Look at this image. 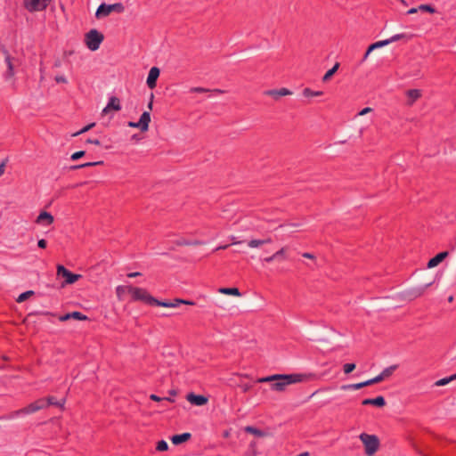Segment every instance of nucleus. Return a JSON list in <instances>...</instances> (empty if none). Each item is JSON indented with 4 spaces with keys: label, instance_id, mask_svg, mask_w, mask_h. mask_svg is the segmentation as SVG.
<instances>
[{
    "label": "nucleus",
    "instance_id": "obj_1",
    "mask_svg": "<svg viewBox=\"0 0 456 456\" xmlns=\"http://www.w3.org/2000/svg\"><path fill=\"white\" fill-rule=\"evenodd\" d=\"M276 378L277 379L271 384V388L274 391L282 392L287 386L305 380L306 374H276Z\"/></svg>",
    "mask_w": 456,
    "mask_h": 456
},
{
    "label": "nucleus",
    "instance_id": "obj_2",
    "mask_svg": "<svg viewBox=\"0 0 456 456\" xmlns=\"http://www.w3.org/2000/svg\"><path fill=\"white\" fill-rule=\"evenodd\" d=\"M128 293L133 301H142L149 305H159V299L150 295L145 289L128 286Z\"/></svg>",
    "mask_w": 456,
    "mask_h": 456
},
{
    "label": "nucleus",
    "instance_id": "obj_3",
    "mask_svg": "<svg viewBox=\"0 0 456 456\" xmlns=\"http://www.w3.org/2000/svg\"><path fill=\"white\" fill-rule=\"evenodd\" d=\"M112 12L122 13L125 12V6L122 3H115L111 4H108L106 3H102L96 12L95 18L100 20L109 16Z\"/></svg>",
    "mask_w": 456,
    "mask_h": 456
},
{
    "label": "nucleus",
    "instance_id": "obj_4",
    "mask_svg": "<svg viewBox=\"0 0 456 456\" xmlns=\"http://www.w3.org/2000/svg\"><path fill=\"white\" fill-rule=\"evenodd\" d=\"M362 442L365 449V453L368 456H372L379 448V440L375 435H369L362 433L359 436Z\"/></svg>",
    "mask_w": 456,
    "mask_h": 456
},
{
    "label": "nucleus",
    "instance_id": "obj_5",
    "mask_svg": "<svg viewBox=\"0 0 456 456\" xmlns=\"http://www.w3.org/2000/svg\"><path fill=\"white\" fill-rule=\"evenodd\" d=\"M103 40H104L103 34L95 28L89 30L85 35L86 45L91 51L98 50Z\"/></svg>",
    "mask_w": 456,
    "mask_h": 456
},
{
    "label": "nucleus",
    "instance_id": "obj_6",
    "mask_svg": "<svg viewBox=\"0 0 456 456\" xmlns=\"http://www.w3.org/2000/svg\"><path fill=\"white\" fill-rule=\"evenodd\" d=\"M57 275L64 279L65 284H74L82 277L80 274L71 273L62 265H57Z\"/></svg>",
    "mask_w": 456,
    "mask_h": 456
},
{
    "label": "nucleus",
    "instance_id": "obj_7",
    "mask_svg": "<svg viewBox=\"0 0 456 456\" xmlns=\"http://www.w3.org/2000/svg\"><path fill=\"white\" fill-rule=\"evenodd\" d=\"M46 407V402H45V398H40L31 403H29L28 406L19 410V411H16L14 412V415L15 416H18L20 414H30V413H34L41 409H44Z\"/></svg>",
    "mask_w": 456,
    "mask_h": 456
},
{
    "label": "nucleus",
    "instance_id": "obj_8",
    "mask_svg": "<svg viewBox=\"0 0 456 456\" xmlns=\"http://www.w3.org/2000/svg\"><path fill=\"white\" fill-rule=\"evenodd\" d=\"M25 8L30 12L45 10L52 0H23Z\"/></svg>",
    "mask_w": 456,
    "mask_h": 456
},
{
    "label": "nucleus",
    "instance_id": "obj_9",
    "mask_svg": "<svg viewBox=\"0 0 456 456\" xmlns=\"http://www.w3.org/2000/svg\"><path fill=\"white\" fill-rule=\"evenodd\" d=\"M431 284H432V282H428V283L425 284L422 287L413 288V289H408V290L403 292V297H404V298H406L408 300H413V299L420 297L425 292V290L429 286H431Z\"/></svg>",
    "mask_w": 456,
    "mask_h": 456
},
{
    "label": "nucleus",
    "instance_id": "obj_10",
    "mask_svg": "<svg viewBox=\"0 0 456 456\" xmlns=\"http://www.w3.org/2000/svg\"><path fill=\"white\" fill-rule=\"evenodd\" d=\"M186 399L189 403H191V404L196 405V406H203L208 402V399L207 396L202 395H196L192 392L189 393L186 395Z\"/></svg>",
    "mask_w": 456,
    "mask_h": 456
},
{
    "label": "nucleus",
    "instance_id": "obj_11",
    "mask_svg": "<svg viewBox=\"0 0 456 456\" xmlns=\"http://www.w3.org/2000/svg\"><path fill=\"white\" fill-rule=\"evenodd\" d=\"M159 73H160V70L157 67H152L150 69L148 77H147V80H146L147 86L150 89H154L156 87L157 80H158V77H159Z\"/></svg>",
    "mask_w": 456,
    "mask_h": 456
},
{
    "label": "nucleus",
    "instance_id": "obj_12",
    "mask_svg": "<svg viewBox=\"0 0 456 456\" xmlns=\"http://www.w3.org/2000/svg\"><path fill=\"white\" fill-rule=\"evenodd\" d=\"M264 94L273 97L274 100H279L282 96L291 95L292 92L287 88L271 89L264 92Z\"/></svg>",
    "mask_w": 456,
    "mask_h": 456
},
{
    "label": "nucleus",
    "instance_id": "obj_13",
    "mask_svg": "<svg viewBox=\"0 0 456 456\" xmlns=\"http://www.w3.org/2000/svg\"><path fill=\"white\" fill-rule=\"evenodd\" d=\"M54 218L53 215L47 211H41L37 216L36 223L42 225H50L53 223Z\"/></svg>",
    "mask_w": 456,
    "mask_h": 456
},
{
    "label": "nucleus",
    "instance_id": "obj_14",
    "mask_svg": "<svg viewBox=\"0 0 456 456\" xmlns=\"http://www.w3.org/2000/svg\"><path fill=\"white\" fill-rule=\"evenodd\" d=\"M120 110H121V105H120L119 99L116 96H111L109 99V102H108L107 106L102 110V114H107L110 110L118 111Z\"/></svg>",
    "mask_w": 456,
    "mask_h": 456
},
{
    "label": "nucleus",
    "instance_id": "obj_15",
    "mask_svg": "<svg viewBox=\"0 0 456 456\" xmlns=\"http://www.w3.org/2000/svg\"><path fill=\"white\" fill-rule=\"evenodd\" d=\"M151 122V114L149 111H144L141 115L138 120V126L142 132H147L149 130V124Z\"/></svg>",
    "mask_w": 456,
    "mask_h": 456
},
{
    "label": "nucleus",
    "instance_id": "obj_16",
    "mask_svg": "<svg viewBox=\"0 0 456 456\" xmlns=\"http://www.w3.org/2000/svg\"><path fill=\"white\" fill-rule=\"evenodd\" d=\"M406 96L408 98L406 104L412 106L414 102L421 97V91L419 89H410L406 91Z\"/></svg>",
    "mask_w": 456,
    "mask_h": 456
},
{
    "label": "nucleus",
    "instance_id": "obj_17",
    "mask_svg": "<svg viewBox=\"0 0 456 456\" xmlns=\"http://www.w3.org/2000/svg\"><path fill=\"white\" fill-rule=\"evenodd\" d=\"M362 405H374L377 407H383L386 405V400L383 396H378L376 398H367L362 402Z\"/></svg>",
    "mask_w": 456,
    "mask_h": 456
},
{
    "label": "nucleus",
    "instance_id": "obj_18",
    "mask_svg": "<svg viewBox=\"0 0 456 456\" xmlns=\"http://www.w3.org/2000/svg\"><path fill=\"white\" fill-rule=\"evenodd\" d=\"M191 437V433H188V432H185L183 434H177V435H174L171 437V442L175 445H179V444L190 440Z\"/></svg>",
    "mask_w": 456,
    "mask_h": 456
},
{
    "label": "nucleus",
    "instance_id": "obj_19",
    "mask_svg": "<svg viewBox=\"0 0 456 456\" xmlns=\"http://www.w3.org/2000/svg\"><path fill=\"white\" fill-rule=\"evenodd\" d=\"M448 256V252L447 251H443V252H440L438 253L436 256H435L434 257H432L428 263V268H434L436 267V265H438L446 256Z\"/></svg>",
    "mask_w": 456,
    "mask_h": 456
},
{
    "label": "nucleus",
    "instance_id": "obj_20",
    "mask_svg": "<svg viewBox=\"0 0 456 456\" xmlns=\"http://www.w3.org/2000/svg\"><path fill=\"white\" fill-rule=\"evenodd\" d=\"M4 53L5 55V62L7 64L6 77H11L14 75V66L12 63L13 59L11 57L7 50H4Z\"/></svg>",
    "mask_w": 456,
    "mask_h": 456
},
{
    "label": "nucleus",
    "instance_id": "obj_21",
    "mask_svg": "<svg viewBox=\"0 0 456 456\" xmlns=\"http://www.w3.org/2000/svg\"><path fill=\"white\" fill-rule=\"evenodd\" d=\"M386 45H387V41H386V39L385 40H381V41H378V42H375V43L371 44L368 47V49H367L363 58H362V61H365L368 58L369 54L372 51H374L375 49H378V48H380V47H383V46H386Z\"/></svg>",
    "mask_w": 456,
    "mask_h": 456
},
{
    "label": "nucleus",
    "instance_id": "obj_22",
    "mask_svg": "<svg viewBox=\"0 0 456 456\" xmlns=\"http://www.w3.org/2000/svg\"><path fill=\"white\" fill-rule=\"evenodd\" d=\"M45 399V402H46V407L47 406H50V405H53V406H57V407H60L61 409H63L64 407V403H65V398H62L61 400H57L56 397L54 396H47Z\"/></svg>",
    "mask_w": 456,
    "mask_h": 456
},
{
    "label": "nucleus",
    "instance_id": "obj_23",
    "mask_svg": "<svg viewBox=\"0 0 456 456\" xmlns=\"http://www.w3.org/2000/svg\"><path fill=\"white\" fill-rule=\"evenodd\" d=\"M183 303V299L175 298L173 302L168 300H159V305L162 307H177Z\"/></svg>",
    "mask_w": 456,
    "mask_h": 456
},
{
    "label": "nucleus",
    "instance_id": "obj_24",
    "mask_svg": "<svg viewBox=\"0 0 456 456\" xmlns=\"http://www.w3.org/2000/svg\"><path fill=\"white\" fill-rule=\"evenodd\" d=\"M102 164H103L102 160H101V161H94V162H86V163H84V164H78V165L70 166L69 167V170H77V169H81V168L89 167H95V166H99V165H102Z\"/></svg>",
    "mask_w": 456,
    "mask_h": 456
},
{
    "label": "nucleus",
    "instance_id": "obj_25",
    "mask_svg": "<svg viewBox=\"0 0 456 456\" xmlns=\"http://www.w3.org/2000/svg\"><path fill=\"white\" fill-rule=\"evenodd\" d=\"M246 433L252 434L258 437H264L266 436V433L259 428H256L253 426H247L244 428Z\"/></svg>",
    "mask_w": 456,
    "mask_h": 456
},
{
    "label": "nucleus",
    "instance_id": "obj_26",
    "mask_svg": "<svg viewBox=\"0 0 456 456\" xmlns=\"http://www.w3.org/2000/svg\"><path fill=\"white\" fill-rule=\"evenodd\" d=\"M218 291L229 296L240 297L241 295L238 288H220Z\"/></svg>",
    "mask_w": 456,
    "mask_h": 456
},
{
    "label": "nucleus",
    "instance_id": "obj_27",
    "mask_svg": "<svg viewBox=\"0 0 456 456\" xmlns=\"http://www.w3.org/2000/svg\"><path fill=\"white\" fill-rule=\"evenodd\" d=\"M272 242V239L271 238H268V239H265V240H250L248 242V246L250 247V248H257V247H260L265 243H271Z\"/></svg>",
    "mask_w": 456,
    "mask_h": 456
},
{
    "label": "nucleus",
    "instance_id": "obj_28",
    "mask_svg": "<svg viewBox=\"0 0 456 456\" xmlns=\"http://www.w3.org/2000/svg\"><path fill=\"white\" fill-rule=\"evenodd\" d=\"M202 242L200 240H188L185 239H180L175 241V245L177 246H196V245H201Z\"/></svg>",
    "mask_w": 456,
    "mask_h": 456
},
{
    "label": "nucleus",
    "instance_id": "obj_29",
    "mask_svg": "<svg viewBox=\"0 0 456 456\" xmlns=\"http://www.w3.org/2000/svg\"><path fill=\"white\" fill-rule=\"evenodd\" d=\"M397 368L398 365L396 364L385 368L380 373V376L383 377V380L390 377Z\"/></svg>",
    "mask_w": 456,
    "mask_h": 456
},
{
    "label": "nucleus",
    "instance_id": "obj_30",
    "mask_svg": "<svg viewBox=\"0 0 456 456\" xmlns=\"http://www.w3.org/2000/svg\"><path fill=\"white\" fill-rule=\"evenodd\" d=\"M339 64L337 62L330 69H329L322 77L323 82H327L330 79V77L335 74L338 70Z\"/></svg>",
    "mask_w": 456,
    "mask_h": 456
},
{
    "label": "nucleus",
    "instance_id": "obj_31",
    "mask_svg": "<svg viewBox=\"0 0 456 456\" xmlns=\"http://www.w3.org/2000/svg\"><path fill=\"white\" fill-rule=\"evenodd\" d=\"M364 387H365V385L363 384V382H360V383H356V384L343 385L341 387V389L344 391L357 390V389H361Z\"/></svg>",
    "mask_w": 456,
    "mask_h": 456
},
{
    "label": "nucleus",
    "instance_id": "obj_32",
    "mask_svg": "<svg viewBox=\"0 0 456 456\" xmlns=\"http://www.w3.org/2000/svg\"><path fill=\"white\" fill-rule=\"evenodd\" d=\"M455 379H456V373L448 378H444V379H441L436 381L435 386H436V387L445 386V385L449 384L451 381L454 380Z\"/></svg>",
    "mask_w": 456,
    "mask_h": 456
},
{
    "label": "nucleus",
    "instance_id": "obj_33",
    "mask_svg": "<svg viewBox=\"0 0 456 456\" xmlns=\"http://www.w3.org/2000/svg\"><path fill=\"white\" fill-rule=\"evenodd\" d=\"M410 37L407 34L402 33V34H396L391 37L390 38L386 39L387 41V45L401 40V39H409Z\"/></svg>",
    "mask_w": 456,
    "mask_h": 456
},
{
    "label": "nucleus",
    "instance_id": "obj_34",
    "mask_svg": "<svg viewBox=\"0 0 456 456\" xmlns=\"http://www.w3.org/2000/svg\"><path fill=\"white\" fill-rule=\"evenodd\" d=\"M71 319L77 320V321H86L88 320V317L78 311H74L70 313Z\"/></svg>",
    "mask_w": 456,
    "mask_h": 456
},
{
    "label": "nucleus",
    "instance_id": "obj_35",
    "mask_svg": "<svg viewBox=\"0 0 456 456\" xmlns=\"http://www.w3.org/2000/svg\"><path fill=\"white\" fill-rule=\"evenodd\" d=\"M276 379H277L276 374H273V375L259 378V379H257L256 382L257 383H271L272 384Z\"/></svg>",
    "mask_w": 456,
    "mask_h": 456
},
{
    "label": "nucleus",
    "instance_id": "obj_36",
    "mask_svg": "<svg viewBox=\"0 0 456 456\" xmlns=\"http://www.w3.org/2000/svg\"><path fill=\"white\" fill-rule=\"evenodd\" d=\"M32 295H34V291L33 290H27V291L20 294V296L18 297L16 301L18 303L24 302L25 300H27Z\"/></svg>",
    "mask_w": 456,
    "mask_h": 456
},
{
    "label": "nucleus",
    "instance_id": "obj_37",
    "mask_svg": "<svg viewBox=\"0 0 456 456\" xmlns=\"http://www.w3.org/2000/svg\"><path fill=\"white\" fill-rule=\"evenodd\" d=\"M381 381H383V377L380 376V374H379L378 376H376L373 379H368L366 381H363V384L365 385V387H367V386H370V385H373V384L379 383Z\"/></svg>",
    "mask_w": 456,
    "mask_h": 456
},
{
    "label": "nucleus",
    "instance_id": "obj_38",
    "mask_svg": "<svg viewBox=\"0 0 456 456\" xmlns=\"http://www.w3.org/2000/svg\"><path fill=\"white\" fill-rule=\"evenodd\" d=\"M126 292H128V286H122V285H119L116 288V294H117V297L121 299L122 298V296L126 293Z\"/></svg>",
    "mask_w": 456,
    "mask_h": 456
},
{
    "label": "nucleus",
    "instance_id": "obj_39",
    "mask_svg": "<svg viewBox=\"0 0 456 456\" xmlns=\"http://www.w3.org/2000/svg\"><path fill=\"white\" fill-rule=\"evenodd\" d=\"M168 449V444L165 440H160L157 443L156 450L159 452H165Z\"/></svg>",
    "mask_w": 456,
    "mask_h": 456
},
{
    "label": "nucleus",
    "instance_id": "obj_40",
    "mask_svg": "<svg viewBox=\"0 0 456 456\" xmlns=\"http://www.w3.org/2000/svg\"><path fill=\"white\" fill-rule=\"evenodd\" d=\"M95 126V123H90L88 125H86V126H84L82 129H80L79 131L74 133L72 134V136H77V135H79L81 134H84L87 131H89L90 129H92L94 126Z\"/></svg>",
    "mask_w": 456,
    "mask_h": 456
},
{
    "label": "nucleus",
    "instance_id": "obj_41",
    "mask_svg": "<svg viewBox=\"0 0 456 456\" xmlns=\"http://www.w3.org/2000/svg\"><path fill=\"white\" fill-rule=\"evenodd\" d=\"M419 11L428 12L429 13H435L436 9L430 4H420L419 6Z\"/></svg>",
    "mask_w": 456,
    "mask_h": 456
},
{
    "label": "nucleus",
    "instance_id": "obj_42",
    "mask_svg": "<svg viewBox=\"0 0 456 456\" xmlns=\"http://www.w3.org/2000/svg\"><path fill=\"white\" fill-rule=\"evenodd\" d=\"M85 155H86L85 151H76L70 156V159L73 161H76V160L79 159L80 158L84 157Z\"/></svg>",
    "mask_w": 456,
    "mask_h": 456
},
{
    "label": "nucleus",
    "instance_id": "obj_43",
    "mask_svg": "<svg viewBox=\"0 0 456 456\" xmlns=\"http://www.w3.org/2000/svg\"><path fill=\"white\" fill-rule=\"evenodd\" d=\"M354 369H355L354 363H346L343 366V370L346 374L351 373Z\"/></svg>",
    "mask_w": 456,
    "mask_h": 456
},
{
    "label": "nucleus",
    "instance_id": "obj_44",
    "mask_svg": "<svg viewBox=\"0 0 456 456\" xmlns=\"http://www.w3.org/2000/svg\"><path fill=\"white\" fill-rule=\"evenodd\" d=\"M284 252H285V248H281L280 250L275 252L273 255H274L276 260L284 259L285 258Z\"/></svg>",
    "mask_w": 456,
    "mask_h": 456
},
{
    "label": "nucleus",
    "instance_id": "obj_45",
    "mask_svg": "<svg viewBox=\"0 0 456 456\" xmlns=\"http://www.w3.org/2000/svg\"><path fill=\"white\" fill-rule=\"evenodd\" d=\"M210 90L209 89H207V88H204V87H191L190 89V92L191 93H207V92H209Z\"/></svg>",
    "mask_w": 456,
    "mask_h": 456
},
{
    "label": "nucleus",
    "instance_id": "obj_46",
    "mask_svg": "<svg viewBox=\"0 0 456 456\" xmlns=\"http://www.w3.org/2000/svg\"><path fill=\"white\" fill-rule=\"evenodd\" d=\"M303 95L305 97H313L314 96V91L309 88V87H306L303 90Z\"/></svg>",
    "mask_w": 456,
    "mask_h": 456
},
{
    "label": "nucleus",
    "instance_id": "obj_47",
    "mask_svg": "<svg viewBox=\"0 0 456 456\" xmlns=\"http://www.w3.org/2000/svg\"><path fill=\"white\" fill-rule=\"evenodd\" d=\"M37 246L40 248H45L47 247V241L45 239L38 240Z\"/></svg>",
    "mask_w": 456,
    "mask_h": 456
},
{
    "label": "nucleus",
    "instance_id": "obj_48",
    "mask_svg": "<svg viewBox=\"0 0 456 456\" xmlns=\"http://www.w3.org/2000/svg\"><path fill=\"white\" fill-rule=\"evenodd\" d=\"M70 315H71V314H70V313L65 314H63V315H61V316L59 317V320H60L61 322H66V321H68V320L71 319V316H70Z\"/></svg>",
    "mask_w": 456,
    "mask_h": 456
},
{
    "label": "nucleus",
    "instance_id": "obj_49",
    "mask_svg": "<svg viewBox=\"0 0 456 456\" xmlns=\"http://www.w3.org/2000/svg\"><path fill=\"white\" fill-rule=\"evenodd\" d=\"M370 111H372V109H371V108H370V107H366V108L362 109V110L358 113V115H359V116H363V115H365V114H367V113L370 112Z\"/></svg>",
    "mask_w": 456,
    "mask_h": 456
},
{
    "label": "nucleus",
    "instance_id": "obj_50",
    "mask_svg": "<svg viewBox=\"0 0 456 456\" xmlns=\"http://www.w3.org/2000/svg\"><path fill=\"white\" fill-rule=\"evenodd\" d=\"M55 81L57 83H67V79L64 76H57L55 77Z\"/></svg>",
    "mask_w": 456,
    "mask_h": 456
},
{
    "label": "nucleus",
    "instance_id": "obj_51",
    "mask_svg": "<svg viewBox=\"0 0 456 456\" xmlns=\"http://www.w3.org/2000/svg\"><path fill=\"white\" fill-rule=\"evenodd\" d=\"M6 162H7V159H4L0 163V176L4 173V167H5Z\"/></svg>",
    "mask_w": 456,
    "mask_h": 456
},
{
    "label": "nucleus",
    "instance_id": "obj_52",
    "mask_svg": "<svg viewBox=\"0 0 456 456\" xmlns=\"http://www.w3.org/2000/svg\"><path fill=\"white\" fill-rule=\"evenodd\" d=\"M86 143H93V144H95V145H100L101 144V142L98 140V139H87L86 141Z\"/></svg>",
    "mask_w": 456,
    "mask_h": 456
},
{
    "label": "nucleus",
    "instance_id": "obj_53",
    "mask_svg": "<svg viewBox=\"0 0 456 456\" xmlns=\"http://www.w3.org/2000/svg\"><path fill=\"white\" fill-rule=\"evenodd\" d=\"M251 387H252V386L249 385V384H244V385L241 386L242 391L244 393L248 392L251 389Z\"/></svg>",
    "mask_w": 456,
    "mask_h": 456
},
{
    "label": "nucleus",
    "instance_id": "obj_54",
    "mask_svg": "<svg viewBox=\"0 0 456 456\" xmlns=\"http://www.w3.org/2000/svg\"><path fill=\"white\" fill-rule=\"evenodd\" d=\"M127 126H128L129 127H132V128H138V129H139V126H139V125H138V121H137V122H134V121H129V122L127 123Z\"/></svg>",
    "mask_w": 456,
    "mask_h": 456
},
{
    "label": "nucleus",
    "instance_id": "obj_55",
    "mask_svg": "<svg viewBox=\"0 0 456 456\" xmlns=\"http://www.w3.org/2000/svg\"><path fill=\"white\" fill-rule=\"evenodd\" d=\"M274 260H276V258H275L273 254L272 256H267V257L264 258V261L266 262V263H272Z\"/></svg>",
    "mask_w": 456,
    "mask_h": 456
},
{
    "label": "nucleus",
    "instance_id": "obj_56",
    "mask_svg": "<svg viewBox=\"0 0 456 456\" xmlns=\"http://www.w3.org/2000/svg\"><path fill=\"white\" fill-rule=\"evenodd\" d=\"M142 273H139V272H134V273H127V277L128 278H134V277H138V276H141Z\"/></svg>",
    "mask_w": 456,
    "mask_h": 456
},
{
    "label": "nucleus",
    "instance_id": "obj_57",
    "mask_svg": "<svg viewBox=\"0 0 456 456\" xmlns=\"http://www.w3.org/2000/svg\"><path fill=\"white\" fill-rule=\"evenodd\" d=\"M150 398H151L152 401H155V402H159V401H161V400H162V398H161V397H159V396H158V395H154V394L151 395Z\"/></svg>",
    "mask_w": 456,
    "mask_h": 456
},
{
    "label": "nucleus",
    "instance_id": "obj_58",
    "mask_svg": "<svg viewBox=\"0 0 456 456\" xmlns=\"http://www.w3.org/2000/svg\"><path fill=\"white\" fill-rule=\"evenodd\" d=\"M303 256L306 257V258L314 259V253H309V252L304 253Z\"/></svg>",
    "mask_w": 456,
    "mask_h": 456
},
{
    "label": "nucleus",
    "instance_id": "obj_59",
    "mask_svg": "<svg viewBox=\"0 0 456 456\" xmlns=\"http://www.w3.org/2000/svg\"><path fill=\"white\" fill-rule=\"evenodd\" d=\"M228 247H229V245H222V246H218L217 248H216L214 249V251H218V250H221V249H226Z\"/></svg>",
    "mask_w": 456,
    "mask_h": 456
},
{
    "label": "nucleus",
    "instance_id": "obj_60",
    "mask_svg": "<svg viewBox=\"0 0 456 456\" xmlns=\"http://www.w3.org/2000/svg\"><path fill=\"white\" fill-rule=\"evenodd\" d=\"M419 7L418 8H411L410 9L408 12H407V14H413V13H416L418 11H419Z\"/></svg>",
    "mask_w": 456,
    "mask_h": 456
},
{
    "label": "nucleus",
    "instance_id": "obj_61",
    "mask_svg": "<svg viewBox=\"0 0 456 456\" xmlns=\"http://www.w3.org/2000/svg\"><path fill=\"white\" fill-rule=\"evenodd\" d=\"M183 305H195V302L193 301H191V300H185L183 299Z\"/></svg>",
    "mask_w": 456,
    "mask_h": 456
},
{
    "label": "nucleus",
    "instance_id": "obj_62",
    "mask_svg": "<svg viewBox=\"0 0 456 456\" xmlns=\"http://www.w3.org/2000/svg\"><path fill=\"white\" fill-rule=\"evenodd\" d=\"M151 99H153V94H151ZM152 105H153V103H152V100H151V102H149V104H148V108H149L150 110H151V109H152Z\"/></svg>",
    "mask_w": 456,
    "mask_h": 456
},
{
    "label": "nucleus",
    "instance_id": "obj_63",
    "mask_svg": "<svg viewBox=\"0 0 456 456\" xmlns=\"http://www.w3.org/2000/svg\"><path fill=\"white\" fill-rule=\"evenodd\" d=\"M132 139H133V140H139L140 138H139L138 134H134V135L132 136Z\"/></svg>",
    "mask_w": 456,
    "mask_h": 456
},
{
    "label": "nucleus",
    "instance_id": "obj_64",
    "mask_svg": "<svg viewBox=\"0 0 456 456\" xmlns=\"http://www.w3.org/2000/svg\"><path fill=\"white\" fill-rule=\"evenodd\" d=\"M322 92H321V91H315V97H316V96H320V95H322Z\"/></svg>",
    "mask_w": 456,
    "mask_h": 456
}]
</instances>
